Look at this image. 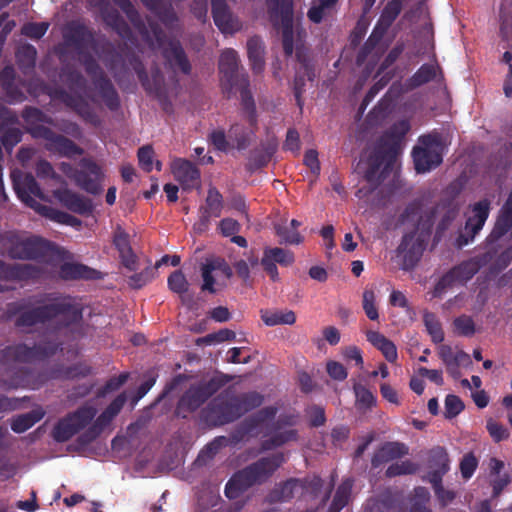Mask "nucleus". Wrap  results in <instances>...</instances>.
<instances>
[{
    "label": "nucleus",
    "instance_id": "f257e3e1",
    "mask_svg": "<svg viewBox=\"0 0 512 512\" xmlns=\"http://www.w3.org/2000/svg\"><path fill=\"white\" fill-rule=\"evenodd\" d=\"M457 214L458 209L449 202L429 205L423 198L415 199L405 207L399 222L403 225L411 224L414 229L403 235L397 248L398 255L402 256L404 270L413 269L420 261L436 219L440 217L436 226V237L440 238Z\"/></svg>",
    "mask_w": 512,
    "mask_h": 512
},
{
    "label": "nucleus",
    "instance_id": "f03ea898",
    "mask_svg": "<svg viewBox=\"0 0 512 512\" xmlns=\"http://www.w3.org/2000/svg\"><path fill=\"white\" fill-rule=\"evenodd\" d=\"M46 301L48 303L31 309H25L24 304H13L9 308V314L17 315L15 327H33L59 319V327L67 328L82 321L83 308L80 304L74 303L70 296L48 294Z\"/></svg>",
    "mask_w": 512,
    "mask_h": 512
},
{
    "label": "nucleus",
    "instance_id": "7ed1b4c3",
    "mask_svg": "<svg viewBox=\"0 0 512 512\" xmlns=\"http://www.w3.org/2000/svg\"><path fill=\"white\" fill-rule=\"evenodd\" d=\"M64 39L68 45L73 46L80 55L81 63L86 73L91 77L92 83L97 89L106 107L111 111L120 108V97L112 81L107 77L95 58L89 53H83V49L93 42V32L82 23H71L64 34Z\"/></svg>",
    "mask_w": 512,
    "mask_h": 512
},
{
    "label": "nucleus",
    "instance_id": "20e7f679",
    "mask_svg": "<svg viewBox=\"0 0 512 512\" xmlns=\"http://www.w3.org/2000/svg\"><path fill=\"white\" fill-rule=\"evenodd\" d=\"M21 116L27 124L26 131L34 139L45 140L44 147L47 151L68 158L84 153L74 141L45 126L44 124L55 125V120L39 108L26 106Z\"/></svg>",
    "mask_w": 512,
    "mask_h": 512
},
{
    "label": "nucleus",
    "instance_id": "39448f33",
    "mask_svg": "<svg viewBox=\"0 0 512 512\" xmlns=\"http://www.w3.org/2000/svg\"><path fill=\"white\" fill-rule=\"evenodd\" d=\"M285 462L282 452H277L237 471L228 480L225 486V495L229 499L238 498L243 492L255 484H262Z\"/></svg>",
    "mask_w": 512,
    "mask_h": 512
},
{
    "label": "nucleus",
    "instance_id": "423d86ee",
    "mask_svg": "<svg viewBox=\"0 0 512 512\" xmlns=\"http://www.w3.org/2000/svg\"><path fill=\"white\" fill-rule=\"evenodd\" d=\"M410 122L406 119L394 123L377 142L365 179L372 181L382 165L390 167L397 159L405 136L410 131Z\"/></svg>",
    "mask_w": 512,
    "mask_h": 512
},
{
    "label": "nucleus",
    "instance_id": "0eeeda50",
    "mask_svg": "<svg viewBox=\"0 0 512 512\" xmlns=\"http://www.w3.org/2000/svg\"><path fill=\"white\" fill-rule=\"evenodd\" d=\"M62 350V343L56 341H42L33 346L24 343L6 346L0 350V370L8 371L17 363H32L45 360Z\"/></svg>",
    "mask_w": 512,
    "mask_h": 512
},
{
    "label": "nucleus",
    "instance_id": "6e6552de",
    "mask_svg": "<svg viewBox=\"0 0 512 512\" xmlns=\"http://www.w3.org/2000/svg\"><path fill=\"white\" fill-rule=\"evenodd\" d=\"M49 244L41 237L10 231L0 236V253L14 260H37L45 256Z\"/></svg>",
    "mask_w": 512,
    "mask_h": 512
},
{
    "label": "nucleus",
    "instance_id": "1a4fd4ad",
    "mask_svg": "<svg viewBox=\"0 0 512 512\" xmlns=\"http://www.w3.org/2000/svg\"><path fill=\"white\" fill-rule=\"evenodd\" d=\"M128 62L136 73L145 92L148 95L154 96L165 112L171 113L173 111V105L169 99L165 87L164 75L159 66L156 64L152 66L150 74H148L139 56L131 54L128 57Z\"/></svg>",
    "mask_w": 512,
    "mask_h": 512
},
{
    "label": "nucleus",
    "instance_id": "9d476101",
    "mask_svg": "<svg viewBox=\"0 0 512 512\" xmlns=\"http://www.w3.org/2000/svg\"><path fill=\"white\" fill-rule=\"evenodd\" d=\"M62 171L74 181L77 187L91 195H100L104 190L105 173L102 167L91 158H82L77 168L62 163Z\"/></svg>",
    "mask_w": 512,
    "mask_h": 512
},
{
    "label": "nucleus",
    "instance_id": "9b49d317",
    "mask_svg": "<svg viewBox=\"0 0 512 512\" xmlns=\"http://www.w3.org/2000/svg\"><path fill=\"white\" fill-rule=\"evenodd\" d=\"M230 380L229 376L222 374L191 385L179 399L176 408L177 413L180 415L184 412L192 413L196 411Z\"/></svg>",
    "mask_w": 512,
    "mask_h": 512
},
{
    "label": "nucleus",
    "instance_id": "f8f14e48",
    "mask_svg": "<svg viewBox=\"0 0 512 512\" xmlns=\"http://www.w3.org/2000/svg\"><path fill=\"white\" fill-rule=\"evenodd\" d=\"M273 26L282 30V46L286 56L294 51V0H266Z\"/></svg>",
    "mask_w": 512,
    "mask_h": 512
},
{
    "label": "nucleus",
    "instance_id": "ddd939ff",
    "mask_svg": "<svg viewBox=\"0 0 512 512\" xmlns=\"http://www.w3.org/2000/svg\"><path fill=\"white\" fill-rule=\"evenodd\" d=\"M420 146L413 148L412 157L418 173L429 172L438 167L443 161L444 143L442 136L435 132L422 135Z\"/></svg>",
    "mask_w": 512,
    "mask_h": 512
},
{
    "label": "nucleus",
    "instance_id": "4468645a",
    "mask_svg": "<svg viewBox=\"0 0 512 512\" xmlns=\"http://www.w3.org/2000/svg\"><path fill=\"white\" fill-rule=\"evenodd\" d=\"M96 413L95 407L87 405L68 413L55 424L52 430L53 439L59 443L67 442L80 430L84 429L93 420Z\"/></svg>",
    "mask_w": 512,
    "mask_h": 512
},
{
    "label": "nucleus",
    "instance_id": "2eb2a0df",
    "mask_svg": "<svg viewBox=\"0 0 512 512\" xmlns=\"http://www.w3.org/2000/svg\"><path fill=\"white\" fill-rule=\"evenodd\" d=\"M201 417L209 426L220 427L239 419L232 395L227 391L214 397L201 411Z\"/></svg>",
    "mask_w": 512,
    "mask_h": 512
},
{
    "label": "nucleus",
    "instance_id": "dca6fc26",
    "mask_svg": "<svg viewBox=\"0 0 512 512\" xmlns=\"http://www.w3.org/2000/svg\"><path fill=\"white\" fill-rule=\"evenodd\" d=\"M296 424V416L292 414H282L276 421H274L270 427L269 432L266 435L271 436L267 439L262 440L260 444L261 451H270L275 448L281 447L288 442L296 441L298 439V431L295 429H289L280 431L285 427H291Z\"/></svg>",
    "mask_w": 512,
    "mask_h": 512
},
{
    "label": "nucleus",
    "instance_id": "f3484780",
    "mask_svg": "<svg viewBox=\"0 0 512 512\" xmlns=\"http://www.w3.org/2000/svg\"><path fill=\"white\" fill-rule=\"evenodd\" d=\"M238 68V53L234 49L224 50L219 59V72L221 74L222 88L228 94V98L237 84H240L242 78H249L246 73L239 74Z\"/></svg>",
    "mask_w": 512,
    "mask_h": 512
},
{
    "label": "nucleus",
    "instance_id": "a211bd4d",
    "mask_svg": "<svg viewBox=\"0 0 512 512\" xmlns=\"http://www.w3.org/2000/svg\"><path fill=\"white\" fill-rule=\"evenodd\" d=\"M11 180L16 195L28 207H36L38 203L34 199L35 197L44 198L43 192L32 174L14 170L11 173Z\"/></svg>",
    "mask_w": 512,
    "mask_h": 512
},
{
    "label": "nucleus",
    "instance_id": "6ab92c4d",
    "mask_svg": "<svg viewBox=\"0 0 512 512\" xmlns=\"http://www.w3.org/2000/svg\"><path fill=\"white\" fill-rule=\"evenodd\" d=\"M53 97L74 110L86 123L94 127L101 125L99 116L83 96L72 94L65 89L59 88L54 91Z\"/></svg>",
    "mask_w": 512,
    "mask_h": 512
},
{
    "label": "nucleus",
    "instance_id": "aec40b11",
    "mask_svg": "<svg viewBox=\"0 0 512 512\" xmlns=\"http://www.w3.org/2000/svg\"><path fill=\"white\" fill-rule=\"evenodd\" d=\"M43 273V269L34 264H10L0 260V281H37L42 277Z\"/></svg>",
    "mask_w": 512,
    "mask_h": 512
},
{
    "label": "nucleus",
    "instance_id": "412c9836",
    "mask_svg": "<svg viewBox=\"0 0 512 512\" xmlns=\"http://www.w3.org/2000/svg\"><path fill=\"white\" fill-rule=\"evenodd\" d=\"M402 10V0H391L384 7L377 26L365 42L360 54H366L378 43L385 30L392 25Z\"/></svg>",
    "mask_w": 512,
    "mask_h": 512
},
{
    "label": "nucleus",
    "instance_id": "4be33fe9",
    "mask_svg": "<svg viewBox=\"0 0 512 512\" xmlns=\"http://www.w3.org/2000/svg\"><path fill=\"white\" fill-rule=\"evenodd\" d=\"M482 266L481 258L463 261L444 274L437 284V289H445L455 283H466L478 273Z\"/></svg>",
    "mask_w": 512,
    "mask_h": 512
},
{
    "label": "nucleus",
    "instance_id": "5701e85b",
    "mask_svg": "<svg viewBox=\"0 0 512 512\" xmlns=\"http://www.w3.org/2000/svg\"><path fill=\"white\" fill-rule=\"evenodd\" d=\"M223 209V196L216 187H210L207 191L205 204L199 208V220L195 228L200 231H206L212 217H220Z\"/></svg>",
    "mask_w": 512,
    "mask_h": 512
},
{
    "label": "nucleus",
    "instance_id": "b1692460",
    "mask_svg": "<svg viewBox=\"0 0 512 512\" xmlns=\"http://www.w3.org/2000/svg\"><path fill=\"white\" fill-rule=\"evenodd\" d=\"M171 172L183 190L189 191L199 186L200 170L193 162L184 158H176L171 163Z\"/></svg>",
    "mask_w": 512,
    "mask_h": 512
},
{
    "label": "nucleus",
    "instance_id": "393cba45",
    "mask_svg": "<svg viewBox=\"0 0 512 512\" xmlns=\"http://www.w3.org/2000/svg\"><path fill=\"white\" fill-rule=\"evenodd\" d=\"M295 258L293 252L279 248H266L261 259V265L264 271L270 276L272 281L279 279L278 268L276 264L287 267L294 263Z\"/></svg>",
    "mask_w": 512,
    "mask_h": 512
},
{
    "label": "nucleus",
    "instance_id": "a878e982",
    "mask_svg": "<svg viewBox=\"0 0 512 512\" xmlns=\"http://www.w3.org/2000/svg\"><path fill=\"white\" fill-rule=\"evenodd\" d=\"M212 16L215 25L222 33H234L240 29L237 18L231 13L226 0H211Z\"/></svg>",
    "mask_w": 512,
    "mask_h": 512
},
{
    "label": "nucleus",
    "instance_id": "bb28decb",
    "mask_svg": "<svg viewBox=\"0 0 512 512\" xmlns=\"http://www.w3.org/2000/svg\"><path fill=\"white\" fill-rule=\"evenodd\" d=\"M278 412V408L275 406H266L261 408L253 415L245 418L237 428L236 433L238 436H233L234 438L240 439L245 435H249L254 433L258 427L265 424L268 421H272L275 419Z\"/></svg>",
    "mask_w": 512,
    "mask_h": 512
},
{
    "label": "nucleus",
    "instance_id": "cd10ccee",
    "mask_svg": "<svg viewBox=\"0 0 512 512\" xmlns=\"http://www.w3.org/2000/svg\"><path fill=\"white\" fill-rule=\"evenodd\" d=\"M58 200L71 212L88 215L92 213L94 206L92 200L72 190H60L56 194Z\"/></svg>",
    "mask_w": 512,
    "mask_h": 512
},
{
    "label": "nucleus",
    "instance_id": "c85d7f7f",
    "mask_svg": "<svg viewBox=\"0 0 512 512\" xmlns=\"http://www.w3.org/2000/svg\"><path fill=\"white\" fill-rule=\"evenodd\" d=\"M59 277L63 280H98L102 278V274L84 264L65 262L60 265Z\"/></svg>",
    "mask_w": 512,
    "mask_h": 512
},
{
    "label": "nucleus",
    "instance_id": "c756f323",
    "mask_svg": "<svg viewBox=\"0 0 512 512\" xmlns=\"http://www.w3.org/2000/svg\"><path fill=\"white\" fill-rule=\"evenodd\" d=\"M470 208L471 213L466 219L464 229L477 235L489 217L491 202L485 198L474 203Z\"/></svg>",
    "mask_w": 512,
    "mask_h": 512
},
{
    "label": "nucleus",
    "instance_id": "7c9ffc66",
    "mask_svg": "<svg viewBox=\"0 0 512 512\" xmlns=\"http://www.w3.org/2000/svg\"><path fill=\"white\" fill-rule=\"evenodd\" d=\"M276 149L277 145L272 141L261 142L259 146L250 151L246 166L247 170L254 172L267 166L276 152Z\"/></svg>",
    "mask_w": 512,
    "mask_h": 512
},
{
    "label": "nucleus",
    "instance_id": "2f4dec72",
    "mask_svg": "<svg viewBox=\"0 0 512 512\" xmlns=\"http://www.w3.org/2000/svg\"><path fill=\"white\" fill-rule=\"evenodd\" d=\"M408 454V447L401 442H385L372 456L371 465L378 468L389 461Z\"/></svg>",
    "mask_w": 512,
    "mask_h": 512
},
{
    "label": "nucleus",
    "instance_id": "473e14b6",
    "mask_svg": "<svg viewBox=\"0 0 512 512\" xmlns=\"http://www.w3.org/2000/svg\"><path fill=\"white\" fill-rule=\"evenodd\" d=\"M113 244L119 252L122 264L129 270H135L137 258L132 250L129 234L120 226L114 232Z\"/></svg>",
    "mask_w": 512,
    "mask_h": 512
},
{
    "label": "nucleus",
    "instance_id": "72a5a7b5",
    "mask_svg": "<svg viewBox=\"0 0 512 512\" xmlns=\"http://www.w3.org/2000/svg\"><path fill=\"white\" fill-rule=\"evenodd\" d=\"M140 1L166 27H172L178 21L177 14H176L170 1H166V0H140Z\"/></svg>",
    "mask_w": 512,
    "mask_h": 512
},
{
    "label": "nucleus",
    "instance_id": "f704fd0d",
    "mask_svg": "<svg viewBox=\"0 0 512 512\" xmlns=\"http://www.w3.org/2000/svg\"><path fill=\"white\" fill-rule=\"evenodd\" d=\"M300 479L289 478L288 480L277 484L267 495L269 503L288 502L296 495L299 496Z\"/></svg>",
    "mask_w": 512,
    "mask_h": 512
},
{
    "label": "nucleus",
    "instance_id": "c9c22d12",
    "mask_svg": "<svg viewBox=\"0 0 512 512\" xmlns=\"http://www.w3.org/2000/svg\"><path fill=\"white\" fill-rule=\"evenodd\" d=\"M250 82L249 78H242L240 84L234 89H238L240 92L241 98V106L243 112L245 113L246 119L249 122L250 126L256 127L257 125V113H256V105L253 98V95L250 91Z\"/></svg>",
    "mask_w": 512,
    "mask_h": 512
},
{
    "label": "nucleus",
    "instance_id": "e433bc0d",
    "mask_svg": "<svg viewBox=\"0 0 512 512\" xmlns=\"http://www.w3.org/2000/svg\"><path fill=\"white\" fill-rule=\"evenodd\" d=\"M366 338L369 343L383 354L388 362L394 363L397 360V347L386 336L378 331L369 330L366 332Z\"/></svg>",
    "mask_w": 512,
    "mask_h": 512
},
{
    "label": "nucleus",
    "instance_id": "4c0bfd02",
    "mask_svg": "<svg viewBox=\"0 0 512 512\" xmlns=\"http://www.w3.org/2000/svg\"><path fill=\"white\" fill-rule=\"evenodd\" d=\"M16 73L13 66H5L0 71V86L6 95L13 102H22L25 100V94L15 84Z\"/></svg>",
    "mask_w": 512,
    "mask_h": 512
},
{
    "label": "nucleus",
    "instance_id": "58836bf2",
    "mask_svg": "<svg viewBox=\"0 0 512 512\" xmlns=\"http://www.w3.org/2000/svg\"><path fill=\"white\" fill-rule=\"evenodd\" d=\"M163 56L172 67L179 68L183 74L189 75L191 73L190 61L180 43H170L169 48L164 50Z\"/></svg>",
    "mask_w": 512,
    "mask_h": 512
},
{
    "label": "nucleus",
    "instance_id": "ea45409f",
    "mask_svg": "<svg viewBox=\"0 0 512 512\" xmlns=\"http://www.w3.org/2000/svg\"><path fill=\"white\" fill-rule=\"evenodd\" d=\"M237 413L241 418L246 413L260 407L264 402V396L256 391H249L240 395H232Z\"/></svg>",
    "mask_w": 512,
    "mask_h": 512
},
{
    "label": "nucleus",
    "instance_id": "a19ab883",
    "mask_svg": "<svg viewBox=\"0 0 512 512\" xmlns=\"http://www.w3.org/2000/svg\"><path fill=\"white\" fill-rule=\"evenodd\" d=\"M247 54L254 73H261L264 69V45L260 37L253 36L247 41Z\"/></svg>",
    "mask_w": 512,
    "mask_h": 512
},
{
    "label": "nucleus",
    "instance_id": "79ce46f5",
    "mask_svg": "<svg viewBox=\"0 0 512 512\" xmlns=\"http://www.w3.org/2000/svg\"><path fill=\"white\" fill-rule=\"evenodd\" d=\"M45 415L42 408L33 409L27 413L17 415L11 421V429L15 433H23L39 422Z\"/></svg>",
    "mask_w": 512,
    "mask_h": 512
},
{
    "label": "nucleus",
    "instance_id": "37998d69",
    "mask_svg": "<svg viewBox=\"0 0 512 512\" xmlns=\"http://www.w3.org/2000/svg\"><path fill=\"white\" fill-rule=\"evenodd\" d=\"M254 127L247 128L241 123H235L228 130V138L235 143V147L239 150H245L250 145L252 136L254 135Z\"/></svg>",
    "mask_w": 512,
    "mask_h": 512
},
{
    "label": "nucleus",
    "instance_id": "c03bdc74",
    "mask_svg": "<svg viewBox=\"0 0 512 512\" xmlns=\"http://www.w3.org/2000/svg\"><path fill=\"white\" fill-rule=\"evenodd\" d=\"M261 319L267 326L293 325L296 315L292 310H262Z\"/></svg>",
    "mask_w": 512,
    "mask_h": 512
},
{
    "label": "nucleus",
    "instance_id": "a18cd8bd",
    "mask_svg": "<svg viewBox=\"0 0 512 512\" xmlns=\"http://www.w3.org/2000/svg\"><path fill=\"white\" fill-rule=\"evenodd\" d=\"M437 67L433 64H423L409 79L405 86L407 90L416 89L426 83L431 82L436 77Z\"/></svg>",
    "mask_w": 512,
    "mask_h": 512
},
{
    "label": "nucleus",
    "instance_id": "49530a36",
    "mask_svg": "<svg viewBox=\"0 0 512 512\" xmlns=\"http://www.w3.org/2000/svg\"><path fill=\"white\" fill-rule=\"evenodd\" d=\"M512 228V204L506 202L499 211L491 235L498 239L506 235Z\"/></svg>",
    "mask_w": 512,
    "mask_h": 512
},
{
    "label": "nucleus",
    "instance_id": "de8ad7c7",
    "mask_svg": "<svg viewBox=\"0 0 512 512\" xmlns=\"http://www.w3.org/2000/svg\"><path fill=\"white\" fill-rule=\"evenodd\" d=\"M37 50L31 44H24L16 52V61L19 69L28 74L36 65Z\"/></svg>",
    "mask_w": 512,
    "mask_h": 512
},
{
    "label": "nucleus",
    "instance_id": "09e8293b",
    "mask_svg": "<svg viewBox=\"0 0 512 512\" xmlns=\"http://www.w3.org/2000/svg\"><path fill=\"white\" fill-rule=\"evenodd\" d=\"M300 482V498L314 500L319 497L323 488V480L319 476L305 477Z\"/></svg>",
    "mask_w": 512,
    "mask_h": 512
},
{
    "label": "nucleus",
    "instance_id": "8fccbe9b",
    "mask_svg": "<svg viewBox=\"0 0 512 512\" xmlns=\"http://www.w3.org/2000/svg\"><path fill=\"white\" fill-rule=\"evenodd\" d=\"M392 109V100L388 93L381 98L377 105L368 113L367 121L371 125H378L387 118Z\"/></svg>",
    "mask_w": 512,
    "mask_h": 512
},
{
    "label": "nucleus",
    "instance_id": "3c124183",
    "mask_svg": "<svg viewBox=\"0 0 512 512\" xmlns=\"http://www.w3.org/2000/svg\"><path fill=\"white\" fill-rule=\"evenodd\" d=\"M276 235L280 238V244L298 245L303 242V237L298 231H294L286 223L274 225Z\"/></svg>",
    "mask_w": 512,
    "mask_h": 512
},
{
    "label": "nucleus",
    "instance_id": "603ef678",
    "mask_svg": "<svg viewBox=\"0 0 512 512\" xmlns=\"http://www.w3.org/2000/svg\"><path fill=\"white\" fill-rule=\"evenodd\" d=\"M104 20L119 36L125 38L131 34L128 23L117 10L106 13Z\"/></svg>",
    "mask_w": 512,
    "mask_h": 512
},
{
    "label": "nucleus",
    "instance_id": "864d4df0",
    "mask_svg": "<svg viewBox=\"0 0 512 512\" xmlns=\"http://www.w3.org/2000/svg\"><path fill=\"white\" fill-rule=\"evenodd\" d=\"M42 209L45 211V216H47L49 219L57 223L68 225L71 227H79L82 224V221L79 218L67 212L46 206H43Z\"/></svg>",
    "mask_w": 512,
    "mask_h": 512
},
{
    "label": "nucleus",
    "instance_id": "5fc2aeb1",
    "mask_svg": "<svg viewBox=\"0 0 512 512\" xmlns=\"http://www.w3.org/2000/svg\"><path fill=\"white\" fill-rule=\"evenodd\" d=\"M353 390L356 396V405L359 409L367 410L376 405V397L364 385L356 383L353 386Z\"/></svg>",
    "mask_w": 512,
    "mask_h": 512
},
{
    "label": "nucleus",
    "instance_id": "6e6d98bb",
    "mask_svg": "<svg viewBox=\"0 0 512 512\" xmlns=\"http://www.w3.org/2000/svg\"><path fill=\"white\" fill-rule=\"evenodd\" d=\"M429 462L433 470H440L442 473H447L449 470V457L443 447L437 446L431 450Z\"/></svg>",
    "mask_w": 512,
    "mask_h": 512
},
{
    "label": "nucleus",
    "instance_id": "4d7b16f0",
    "mask_svg": "<svg viewBox=\"0 0 512 512\" xmlns=\"http://www.w3.org/2000/svg\"><path fill=\"white\" fill-rule=\"evenodd\" d=\"M455 333L459 336L471 337L475 334V323L472 317L460 315L453 320Z\"/></svg>",
    "mask_w": 512,
    "mask_h": 512
},
{
    "label": "nucleus",
    "instance_id": "13d9d810",
    "mask_svg": "<svg viewBox=\"0 0 512 512\" xmlns=\"http://www.w3.org/2000/svg\"><path fill=\"white\" fill-rule=\"evenodd\" d=\"M418 469L417 464L413 463L410 460L402 461L400 463L396 462L391 464L385 472V475L389 478L400 476V475H409L414 474Z\"/></svg>",
    "mask_w": 512,
    "mask_h": 512
},
{
    "label": "nucleus",
    "instance_id": "bf43d9fd",
    "mask_svg": "<svg viewBox=\"0 0 512 512\" xmlns=\"http://www.w3.org/2000/svg\"><path fill=\"white\" fill-rule=\"evenodd\" d=\"M168 287L174 293L182 295L188 291L189 283L181 270H175L167 280Z\"/></svg>",
    "mask_w": 512,
    "mask_h": 512
},
{
    "label": "nucleus",
    "instance_id": "052dcab7",
    "mask_svg": "<svg viewBox=\"0 0 512 512\" xmlns=\"http://www.w3.org/2000/svg\"><path fill=\"white\" fill-rule=\"evenodd\" d=\"M22 131L17 127H9L3 130L1 142L8 153L22 140Z\"/></svg>",
    "mask_w": 512,
    "mask_h": 512
},
{
    "label": "nucleus",
    "instance_id": "680f3d73",
    "mask_svg": "<svg viewBox=\"0 0 512 512\" xmlns=\"http://www.w3.org/2000/svg\"><path fill=\"white\" fill-rule=\"evenodd\" d=\"M65 82L70 90L82 91L86 88V79L76 69H67L63 72Z\"/></svg>",
    "mask_w": 512,
    "mask_h": 512
},
{
    "label": "nucleus",
    "instance_id": "e2e57ef3",
    "mask_svg": "<svg viewBox=\"0 0 512 512\" xmlns=\"http://www.w3.org/2000/svg\"><path fill=\"white\" fill-rule=\"evenodd\" d=\"M465 408L463 401L460 397L449 394L445 398V412L444 416L446 419H452L459 415Z\"/></svg>",
    "mask_w": 512,
    "mask_h": 512
},
{
    "label": "nucleus",
    "instance_id": "0e129e2a",
    "mask_svg": "<svg viewBox=\"0 0 512 512\" xmlns=\"http://www.w3.org/2000/svg\"><path fill=\"white\" fill-rule=\"evenodd\" d=\"M354 485V480L352 478L344 479L341 484L338 486L336 493L334 495L333 501L346 506L349 503L352 488Z\"/></svg>",
    "mask_w": 512,
    "mask_h": 512
},
{
    "label": "nucleus",
    "instance_id": "69168bd1",
    "mask_svg": "<svg viewBox=\"0 0 512 512\" xmlns=\"http://www.w3.org/2000/svg\"><path fill=\"white\" fill-rule=\"evenodd\" d=\"M375 298L376 297L373 290L366 289L363 292V310L366 316L372 321H376L379 318L378 309L375 304Z\"/></svg>",
    "mask_w": 512,
    "mask_h": 512
},
{
    "label": "nucleus",
    "instance_id": "338daca9",
    "mask_svg": "<svg viewBox=\"0 0 512 512\" xmlns=\"http://www.w3.org/2000/svg\"><path fill=\"white\" fill-rule=\"evenodd\" d=\"M214 269L212 265L210 264L209 260H207L204 264L201 266V276L203 279V284L201 286L202 291H208L211 294L216 293L215 289V277L213 275Z\"/></svg>",
    "mask_w": 512,
    "mask_h": 512
},
{
    "label": "nucleus",
    "instance_id": "774afa93",
    "mask_svg": "<svg viewBox=\"0 0 512 512\" xmlns=\"http://www.w3.org/2000/svg\"><path fill=\"white\" fill-rule=\"evenodd\" d=\"M478 467V459L472 453H466L460 461V472L465 480L470 479Z\"/></svg>",
    "mask_w": 512,
    "mask_h": 512
}]
</instances>
